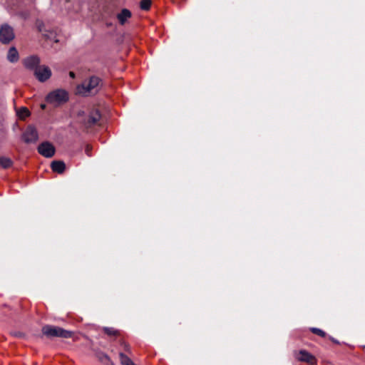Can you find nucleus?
Listing matches in <instances>:
<instances>
[{"label":"nucleus","mask_w":365,"mask_h":365,"mask_svg":"<svg viewBox=\"0 0 365 365\" xmlns=\"http://www.w3.org/2000/svg\"><path fill=\"white\" fill-rule=\"evenodd\" d=\"M102 86V79L97 76H91L88 79L77 86L76 91L80 95L88 96L98 93Z\"/></svg>","instance_id":"f257e3e1"},{"label":"nucleus","mask_w":365,"mask_h":365,"mask_svg":"<svg viewBox=\"0 0 365 365\" xmlns=\"http://www.w3.org/2000/svg\"><path fill=\"white\" fill-rule=\"evenodd\" d=\"M42 333L48 338H63L69 339L73 336V332L61 327L53 325H45L42 327Z\"/></svg>","instance_id":"f03ea898"},{"label":"nucleus","mask_w":365,"mask_h":365,"mask_svg":"<svg viewBox=\"0 0 365 365\" xmlns=\"http://www.w3.org/2000/svg\"><path fill=\"white\" fill-rule=\"evenodd\" d=\"M68 99V93L64 89L54 90L50 92L46 97V102L55 106L66 103Z\"/></svg>","instance_id":"7ed1b4c3"},{"label":"nucleus","mask_w":365,"mask_h":365,"mask_svg":"<svg viewBox=\"0 0 365 365\" xmlns=\"http://www.w3.org/2000/svg\"><path fill=\"white\" fill-rule=\"evenodd\" d=\"M15 37L13 28L8 24H4L0 27V41L3 44L9 43Z\"/></svg>","instance_id":"20e7f679"},{"label":"nucleus","mask_w":365,"mask_h":365,"mask_svg":"<svg viewBox=\"0 0 365 365\" xmlns=\"http://www.w3.org/2000/svg\"><path fill=\"white\" fill-rule=\"evenodd\" d=\"M38 138V132L33 125H29L22 134V139L26 143H36Z\"/></svg>","instance_id":"39448f33"},{"label":"nucleus","mask_w":365,"mask_h":365,"mask_svg":"<svg viewBox=\"0 0 365 365\" xmlns=\"http://www.w3.org/2000/svg\"><path fill=\"white\" fill-rule=\"evenodd\" d=\"M34 74L39 82L43 83L51 78L52 73L48 66L43 65L36 68Z\"/></svg>","instance_id":"423d86ee"},{"label":"nucleus","mask_w":365,"mask_h":365,"mask_svg":"<svg viewBox=\"0 0 365 365\" xmlns=\"http://www.w3.org/2000/svg\"><path fill=\"white\" fill-rule=\"evenodd\" d=\"M37 150L38 152L45 158L53 157L56 151L54 146L48 141L41 143L38 146Z\"/></svg>","instance_id":"0eeeda50"},{"label":"nucleus","mask_w":365,"mask_h":365,"mask_svg":"<svg viewBox=\"0 0 365 365\" xmlns=\"http://www.w3.org/2000/svg\"><path fill=\"white\" fill-rule=\"evenodd\" d=\"M295 357L298 361L306 362L311 365H314L317 363L316 357L306 350H300L298 354L295 355Z\"/></svg>","instance_id":"6e6552de"},{"label":"nucleus","mask_w":365,"mask_h":365,"mask_svg":"<svg viewBox=\"0 0 365 365\" xmlns=\"http://www.w3.org/2000/svg\"><path fill=\"white\" fill-rule=\"evenodd\" d=\"M40 58L37 56H31L23 60V64L29 70L34 71L40 67Z\"/></svg>","instance_id":"1a4fd4ad"},{"label":"nucleus","mask_w":365,"mask_h":365,"mask_svg":"<svg viewBox=\"0 0 365 365\" xmlns=\"http://www.w3.org/2000/svg\"><path fill=\"white\" fill-rule=\"evenodd\" d=\"M101 115L98 110H93L90 112L85 124L87 127L96 125L101 120Z\"/></svg>","instance_id":"9d476101"},{"label":"nucleus","mask_w":365,"mask_h":365,"mask_svg":"<svg viewBox=\"0 0 365 365\" xmlns=\"http://www.w3.org/2000/svg\"><path fill=\"white\" fill-rule=\"evenodd\" d=\"M51 168L53 172L61 174L66 169V164L61 160H54L51 163Z\"/></svg>","instance_id":"9b49d317"},{"label":"nucleus","mask_w":365,"mask_h":365,"mask_svg":"<svg viewBox=\"0 0 365 365\" xmlns=\"http://www.w3.org/2000/svg\"><path fill=\"white\" fill-rule=\"evenodd\" d=\"M131 12L128 9H123L119 14H118L117 19L120 24L124 25L127 20L131 17Z\"/></svg>","instance_id":"f8f14e48"},{"label":"nucleus","mask_w":365,"mask_h":365,"mask_svg":"<svg viewBox=\"0 0 365 365\" xmlns=\"http://www.w3.org/2000/svg\"><path fill=\"white\" fill-rule=\"evenodd\" d=\"M19 58V52L15 47H11L8 51L7 59L11 63H16Z\"/></svg>","instance_id":"ddd939ff"},{"label":"nucleus","mask_w":365,"mask_h":365,"mask_svg":"<svg viewBox=\"0 0 365 365\" xmlns=\"http://www.w3.org/2000/svg\"><path fill=\"white\" fill-rule=\"evenodd\" d=\"M103 331L110 337L116 338L120 335V331L113 327H103Z\"/></svg>","instance_id":"4468645a"},{"label":"nucleus","mask_w":365,"mask_h":365,"mask_svg":"<svg viewBox=\"0 0 365 365\" xmlns=\"http://www.w3.org/2000/svg\"><path fill=\"white\" fill-rule=\"evenodd\" d=\"M120 362L122 365H136L133 361L125 354L120 353L119 354Z\"/></svg>","instance_id":"2eb2a0df"},{"label":"nucleus","mask_w":365,"mask_h":365,"mask_svg":"<svg viewBox=\"0 0 365 365\" xmlns=\"http://www.w3.org/2000/svg\"><path fill=\"white\" fill-rule=\"evenodd\" d=\"M0 165L3 168H9L12 165V160L6 157H0Z\"/></svg>","instance_id":"dca6fc26"},{"label":"nucleus","mask_w":365,"mask_h":365,"mask_svg":"<svg viewBox=\"0 0 365 365\" xmlns=\"http://www.w3.org/2000/svg\"><path fill=\"white\" fill-rule=\"evenodd\" d=\"M30 114H31L30 111L26 107H21L18 112V115H19V118H25L29 116Z\"/></svg>","instance_id":"f3484780"},{"label":"nucleus","mask_w":365,"mask_h":365,"mask_svg":"<svg viewBox=\"0 0 365 365\" xmlns=\"http://www.w3.org/2000/svg\"><path fill=\"white\" fill-rule=\"evenodd\" d=\"M151 0H141L140 7L142 10L148 11L151 6Z\"/></svg>","instance_id":"a211bd4d"},{"label":"nucleus","mask_w":365,"mask_h":365,"mask_svg":"<svg viewBox=\"0 0 365 365\" xmlns=\"http://www.w3.org/2000/svg\"><path fill=\"white\" fill-rule=\"evenodd\" d=\"M310 331L313 334H317L321 337H325L327 336L326 332L319 328L312 327L310 328Z\"/></svg>","instance_id":"6ab92c4d"},{"label":"nucleus","mask_w":365,"mask_h":365,"mask_svg":"<svg viewBox=\"0 0 365 365\" xmlns=\"http://www.w3.org/2000/svg\"><path fill=\"white\" fill-rule=\"evenodd\" d=\"M101 360L105 363L110 362V358L106 354H102V356L101 357Z\"/></svg>","instance_id":"aec40b11"},{"label":"nucleus","mask_w":365,"mask_h":365,"mask_svg":"<svg viewBox=\"0 0 365 365\" xmlns=\"http://www.w3.org/2000/svg\"><path fill=\"white\" fill-rule=\"evenodd\" d=\"M85 152L88 156H91V148L89 145L86 147Z\"/></svg>","instance_id":"412c9836"},{"label":"nucleus","mask_w":365,"mask_h":365,"mask_svg":"<svg viewBox=\"0 0 365 365\" xmlns=\"http://www.w3.org/2000/svg\"><path fill=\"white\" fill-rule=\"evenodd\" d=\"M69 76H70V77H71V78H75V76H76V75H75L74 72H73V71H70V72H69Z\"/></svg>","instance_id":"4be33fe9"},{"label":"nucleus","mask_w":365,"mask_h":365,"mask_svg":"<svg viewBox=\"0 0 365 365\" xmlns=\"http://www.w3.org/2000/svg\"><path fill=\"white\" fill-rule=\"evenodd\" d=\"M329 339L334 342V343H336V344H339V341L337 340H336L335 339H334L333 337L330 336Z\"/></svg>","instance_id":"5701e85b"},{"label":"nucleus","mask_w":365,"mask_h":365,"mask_svg":"<svg viewBox=\"0 0 365 365\" xmlns=\"http://www.w3.org/2000/svg\"><path fill=\"white\" fill-rule=\"evenodd\" d=\"M124 346H125V351H128L129 350V345L125 344Z\"/></svg>","instance_id":"b1692460"},{"label":"nucleus","mask_w":365,"mask_h":365,"mask_svg":"<svg viewBox=\"0 0 365 365\" xmlns=\"http://www.w3.org/2000/svg\"><path fill=\"white\" fill-rule=\"evenodd\" d=\"M41 108L42 109H45V108H46V105H45V104H41Z\"/></svg>","instance_id":"393cba45"},{"label":"nucleus","mask_w":365,"mask_h":365,"mask_svg":"<svg viewBox=\"0 0 365 365\" xmlns=\"http://www.w3.org/2000/svg\"><path fill=\"white\" fill-rule=\"evenodd\" d=\"M20 335H21L20 334H15V336H19Z\"/></svg>","instance_id":"a878e982"}]
</instances>
